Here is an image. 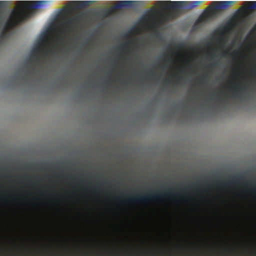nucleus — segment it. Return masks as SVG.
<instances>
[{
	"mask_svg": "<svg viewBox=\"0 0 256 256\" xmlns=\"http://www.w3.org/2000/svg\"><path fill=\"white\" fill-rule=\"evenodd\" d=\"M244 180V178L242 176H237L234 177L232 180L228 182H218V184L221 186H226V184L230 185L232 183H238V182L242 181Z\"/></svg>",
	"mask_w": 256,
	"mask_h": 256,
	"instance_id": "obj_11",
	"label": "nucleus"
},
{
	"mask_svg": "<svg viewBox=\"0 0 256 256\" xmlns=\"http://www.w3.org/2000/svg\"><path fill=\"white\" fill-rule=\"evenodd\" d=\"M116 7L112 6L108 8L102 9L100 12H96V15L102 16L104 18H106L109 16L114 14L116 11Z\"/></svg>",
	"mask_w": 256,
	"mask_h": 256,
	"instance_id": "obj_10",
	"label": "nucleus"
},
{
	"mask_svg": "<svg viewBox=\"0 0 256 256\" xmlns=\"http://www.w3.org/2000/svg\"><path fill=\"white\" fill-rule=\"evenodd\" d=\"M152 30L154 32V36L157 38H161L162 34L160 32H158V27L155 22H154L152 25Z\"/></svg>",
	"mask_w": 256,
	"mask_h": 256,
	"instance_id": "obj_12",
	"label": "nucleus"
},
{
	"mask_svg": "<svg viewBox=\"0 0 256 256\" xmlns=\"http://www.w3.org/2000/svg\"><path fill=\"white\" fill-rule=\"evenodd\" d=\"M98 188H99V186H96V188H95V189H96V190H97V189H98Z\"/></svg>",
	"mask_w": 256,
	"mask_h": 256,
	"instance_id": "obj_27",
	"label": "nucleus"
},
{
	"mask_svg": "<svg viewBox=\"0 0 256 256\" xmlns=\"http://www.w3.org/2000/svg\"><path fill=\"white\" fill-rule=\"evenodd\" d=\"M16 7L12 11L4 30L12 29L16 25L30 17L32 10L39 8L48 1H18Z\"/></svg>",
	"mask_w": 256,
	"mask_h": 256,
	"instance_id": "obj_1",
	"label": "nucleus"
},
{
	"mask_svg": "<svg viewBox=\"0 0 256 256\" xmlns=\"http://www.w3.org/2000/svg\"><path fill=\"white\" fill-rule=\"evenodd\" d=\"M138 30V29L137 27H136V26L133 27L127 33H126L124 34V38H129L131 34H133L134 32H137Z\"/></svg>",
	"mask_w": 256,
	"mask_h": 256,
	"instance_id": "obj_13",
	"label": "nucleus"
},
{
	"mask_svg": "<svg viewBox=\"0 0 256 256\" xmlns=\"http://www.w3.org/2000/svg\"><path fill=\"white\" fill-rule=\"evenodd\" d=\"M247 12V9L246 8H240L236 12L234 16V18L236 21L242 20L246 18Z\"/></svg>",
	"mask_w": 256,
	"mask_h": 256,
	"instance_id": "obj_9",
	"label": "nucleus"
},
{
	"mask_svg": "<svg viewBox=\"0 0 256 256\" xmlns=\"http://www.w3.org/2000/svg\"><path fill=\"white\" fill-rule=\"evenodd\" d=\"M4 1H0V2H3Z\"/></svg>",
	"mask_w": 256,
	"mask_h": 256,
	"instance_id": "obj_28",
	"label": "nucleus"
},
{
	"mask_svg": "<svg viewBox=\"0 0 256 256\" xmlns=\"http://www.w3.org/2000/svg\"><path fill=\"white\" fill-rule=\"evenodd\" d=\"M4 34H5V32H4V30L1 34V37L2 38L4 37Z\"/></svg>",
	"mask_w": 256,
	"mask_h": 256,
	"instance_id": "obj_24",
	"label": "nucleus"
},
{
	"mask_svg": "<svg viewBox=\"0 0 256 256\" xmlns=\"http://www.w3.org/2000/svg\"><path fill=\"white\" fill-rule=\"evenodd\" d=\"M218 64V63L216 62H214L212 64H210L208 66V67H212V68H214Z\"/></svg>",
	"mask_w": 256,
	"mask_h": 256,
	"instance_id": "obj_20",
	"label": "nucleus"
},
{
	"mask_svg": "<svg viewBox=\"0 0 256 256\" xmlns=\"http://www.w3.org/2000/svg\"><path fill=\"white\" fill-rule=\"evenodd\" d=\"M82 2H84V4H93L96 1H90V0H88V1H82Z\"/></svg>",
	"mask_w": 256,
	"mask_h": 256,
	"instance_id": "obj_19",
	"label": "nucleus"
},
{
	"mask_svg": "<svg viewBox=\"0 0 256 256\" xmlns=\"http://www.w3.org/2000/svg\"><path fill=\"white\" fill-rule=\"evenodd\" d=\"M172 195L168 191L164 193L150 194L146 195H138L128 196L124 202L128 203L148 204L152 202L160 201L165 198H168Z\"/></svg>",
	"mask_w": 256,
	"mask_h": 256,
	"instance_id": "obj_3",
	"label": "nucleus"
},
{
	"mask_svg": "<svg viewBox=\"0 0 256 256\" xmlns=\"http://www.w3.org/2000/svg\"><path fill=\"white\" fill-rule=\"evenodd\" d=\"M150 76H153V75H154V72H150Z\"/></svg>",
	"mask_w": 256,
	"mask_h": 256,
	"instance_id": "obj_25",
	"label": "nucleus"
},
{
	"mask_svg": "<svg viewBox=\"0 0 256 256\" xmlns=\"http://www.w3.org/2000/svg\"><path fill=\"white\" fill-rule=\"evenodd\" d=\"M254 2L252 3L250 6V9L255 10L256 9V1H253Z\"/></svg>",
	"mask_w": 256,
	"mask_h": 256,
	"instance_id": "obj_18",
	"label": "nucleus"
},
{
	"mask_svg": "<svg viewBox=\"0 0 256 256\" xmlns=\"http://www.w3.org/2000/svg\"><path fill=\"white\" fill-rule=\"evenodd\" d=\"M167 48H168V50H172V45L171 44H169Z\"/></svg>",
	"mask_w": 256,
	"mask_h": 256,
	"instance_id": "obj_23",
	"label": "nucleus"
},
{
	"mask_svg": "<svg viewBox=\"0 0 256 256\" xmlns=\"http://www.w3.org/2000/svg\"><path fill=\"white\" fill-rule=\"evenodd\" d=\"M167 16L168 18H174L176 16V14L174 12L172 11L170 12L167 14Z\"/></svg>",
	"mask_w": 256,
	"mask_h": 256,
	"instance_id": "obj_15",
	"label": "nucleus"
},
{
	"mask_svg": "<svg viewBox=\"0 0 256 256\" xmlns=\"http://www.w3.org/2000/svg\"><path fill=\"white\" fill-rule=\"evenodd\" d=\"M228 54V50H224L222 52V56L225 58L227 56Z\"/></svg>",
	"mask_w": 256,
	"mask_h": 256,
	"instance_id": "obj_17",
	"label": "nucleus"
},
{
	"mask_svg": "<svg viewBox=\"0 0 256 256\" xmlns=\"http://www.w3.org/2000/svg\"><path fill=\"white\" fill-rule=\"evenodd\" d=\"M122 2V5H128L130 4H132V3H134L135 2H136L137 1H120Z\"/></svg>",
	"mask_w": 256,
	"mask_h": 256,
	"instance_id": "obj_16",
	"label": "nucleus"
},
{
	"mask_svg": "<svg viewBox=\"0 0 256 256\" xmlns=\"http://www.w3.org/2000/svg\"><path fill=\"white\" fill-rule=\"evenodd\" d=\"M216 2V1H214ZM219 3L213 2L200 15L192 26V30L196 32L201 29L204 24L211 20L216 12L224 10L233 4L236 1H218Z\"/></svg>",
	"mask_w": 256,
	"mask_h": 256,
	"instance_id": "obj_2",
	"label": "nucleus"
},
{
	"mask_svg": "<svg viewBox=\"0 0 256 256\" xmlns=\"http://www.w3.org/2000/svg\"><path fill=\"white\" fill-rule=\"evenodd\" d=\"M158 14H160L162 17L164 16L162 12L158 8H152L148 10L140 18L142 25L148 21L154 20Z\"/></svg>",
	"mask_w": 256,
	"mask_h": 256,
	"instance_id": "obj_6",
	"label": "nucleus"
},
{
	"mask_svg": "<svg viewBox=\"0 0 256 256\" xmlns=\"http://www.w3.org/2000/svg\"><path fill=\"white\" fill-rule=\"evenodd\" d=\"M128 43H126V44H122L121 46H120V47L122 48H124L125 47H126V46H127Z\"/></svg>",
	"mask_w": 256,
	"mask_h": 256,
	"instance_id": "obj_22",
	"label": "nucleus"
},
{
	"mask_svg": "<svg viewBox=\"0 0 256 256\" xmlns=\"http://www.w3.org/2000/svg\"><path fill=\"white\" fill-rule=\"evenodd\" d=\"M175 47L178 50H182L186 47V45L184 42H180L178 44L175 45Z\"/></svg>",
	"mask_w": 256,
	"mask_h": 256,
	"instance_id": "obj_14",
	"label": "nucleus"
},
{
	"mask_svg": "<svg viewBox=\"0 0 256 256\" xmlns=\"http://www.w3.org/2000/svg\"><path fill=\"white\" fill-rule=\"evenodd\" d=\"M174 2L173 4L174 7L182 8L186 10H192L202 3V1H170Z\"/></svg>",
	"mask_w": 256,
	"mask_h": 256,
	"instance_id": "obj_7",
	"label": "nucleus"
},
{
	"mask_svg": "<svg viewBox=\"0 0 256 256\" xmlns=\"http://www.w3.org/2000/svg\"><path fill=\"white\" fill-rule=\"evenodd\" d=\"M41 52H52V50H48L45 48L42 42H39L38 46L34 48L31 52V56L28 58L26 62V64L28 68L30 67V65L34 62L35 60L38 62L39 58L38 56Z\"/></svg>",
	"mask_w": 256,
	"mask_h": 256,
	"instance_id": "obj_5",
	"label": "nucleus"
},
{
	"mask_svg": "<svg viewBox=\"0 0 256 256\" xmlns=\"http://www.w3.org/2000/svg\"><path fill=\"white\" fill-rule=\"evenodd\" d=\"M22 80L25 82H27L28 80V76L26 74H24L22 77Z\"/></svg>",
	"mask_w": 256,
	"mask_h": 256,
	"instance_id": "obj_21",
	"label": "nucleus"
},
{
	"mask_svg": "<svg viewBox=\"0 0 256 256\" xmlns=\"http://www.w3.org/2000/svg\"><path fill=\"white\" fill-rule=\"evenodd\" d=\"M230 88L232 90V96L234 98H240L244 90L246 89V87H242L237 83H234Z\"/></svg>",
	"mask_w": 256,
	"mask_h": 256,
	"instance_id": "obj_8",
	"label": "nucleus"
},
{
	"mask_svg": "<svg viewBox=\"0 0 256 256\" xmlns=\"http://www.w3.org/2000/svg\"><path fill=\"white\" fill-rule=\"evenodd\" d=\"M71 12L72 8L65 6L64 8L59 10L56 16L58 19L61 21V26L65 29H68V32H71V28L74 26H67L68 24H72L74 20H78L79 19L78 16L67 21V16Z\"/></svg>",
	"mask_w": 256,
	"mask_h": 256,
	"instance_id": "obj_4",
	"label": "nucleus"
},
{
	"mask_svg": "<svg viewBox=\"0 0 256 256\" xmlns=\"http://www.w3.org/2000/svg\"><path fill=\"white\" fill-rule=\"evenodd\" d=\"M180 77H178V78H177V81H178V82H180Z\"/></svg>",
	"mask_w": 256,
	"mask_h": 256,
	"instance_id": "obj_26",
	"label": "nucleus"
}]
</instances>
